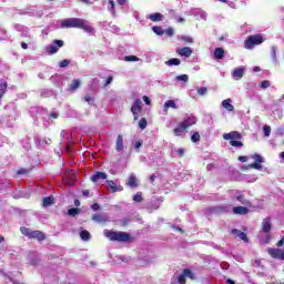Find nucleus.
<instances>
[{
    "label": "nucleus",
    "instance_id": "1",
    "mask_svg": "<svg viewBox=\"0 0 284 284\" xmlns=\"http://www.w3.org/2000/svg\"><path fill=\"white\" fill-rule=\"evenodd\" d=\"M61 28H80L81 30H84V32H88L89 34H92L94 32V28L90 26V22L87 20H83L81 18H68L61 21L60 23Z\"/></svg>",
    "mask_w": 284,
    "mask_h": 284
},
{
    "label": "nucleus",
    "instance_id": "2",
    "mask_svg": "<svg viewBox=\"0 0 284 284\" xmlns=\"http://www.w3.org/2000/svg\"><path fill=\"white\" fill-rule=\"evenodd\" d=\"M104 236L109 239V241H118V243H130L132 239L126 232H114L110 230H104Z\"/></svg>",
    "mask_w": 284,
    "mask_h": 284
},
{
    "label": "nucleus",
    "instance_id": "3",
    "mask_svg": "<svg viewBox=\"0 0 284 284\" xmlns=\"http://www.w3.org/2000/svg\"><path fill=\"white\" fill-rule=\"evenodd\" d=\"M263 41L265 40L261 34L251 36L245 40L244 48H246V50H252L254 45H261Z\"/></svg>",
    "mask_w": 284,
    "mask_h": 284
},
{
    "label": "nucleus",
    "instance_id": "4",
    "mask_svg": "<svg viewBox=\"0 0 284 284\" xmlns=\"http://www.w3.org/2000/svg\"><path fill=\"white\" fill-rule=\"evenodd\" d=\"M252 159L255 161L254 163L250 164L248 168L251 170H263V165L261 163H265V159L261 154H253Z\"/></svg>",
    "mask_w": 284,
    "mask_h": 284
},
{
    "label": "nucleus",
    "instance_id": "5",
    "mask_svg": "<svg viewBox=\"0 0 284 284\" xmlns=\"http://www.w3.org/2000/svg\"><path fill=\"white\" fill-rule=\"evenodd\" d=\"M59 48H63V41L54 40L51 44L45 47V51L48 54H57L59 52Z\"/></svg>",
    "mask_w": 284,
    "mask_h": 284
},
{
    "label": "nucleus",
    "instance_id": "6",
    "mask_svg": "<svg viewBox=\"0 0 284 284\" xmlns=\"http://www.w3.org/2000/svg\"><path fill=\"white\" fill-rule=\"evenodd\" d=\"M262 230L264 234H266V240H264L263 243H270V231L272 230V221L270 217L263 220Z\"/></svg>",
    "mask_w": 284,
    "mask_h": 284
},
{
    "label": "nucleus",
    "instance_id": "7",
    "mask_svg": "<svg viewBox=\"0 0 284 284\" xmlns=\"http://www.w3.org/2000/svg\"><path fill=\"white\" fill-rule=\"evenodd\" d=\"M141 105H143V102H141L140 99H136L134 102H133V105L131 108V112L134 116V121H136L139 119V112H141Z\"/></svg>",
    "mask_w": 284,
    "mask_h": 284
},
{
    "label": "nucleus",
    "instance_id": "8",
    "mask_svg": "<svg viewBox=\"0 0 284 284\" xmlns=\"http://www.w3.org/2000/svg\"><path fill=\"white\" fill-rule=\"evenodd\" d=\"M267 254H270V256H272V258H280L281 261H284V250L268 247Z\"/></svg>",
    "mask_w": 284,
    "mask_h": 284
},
{
    "label": "nucleus",
    "instance_id": "9",
    "mask_svg": "<svg viewBox=\"0 0 284 284\" xmlns=\"http://www.w3.org/2000/svg\"><path fill=\"white\" fill-rule=\"evenodd\" d=\"M106 187L110 190L112 193L114 192H123V187L121 185H116V182L112 180H106Z\"/></svg>",
    "mask_w": 284,
    "mask_h": 284
},
{
    "label": "nucleus",
    "instance_id": "10",
    "mask_svg": "<svg viewBox=\"0 0 284 284\" xmlns=\"http://www.w3.org/2000/svg\"><path fill=\"white\" fill-rule=\"evenodd\" d=\"M244 75L245 67L235 68L232 72V77L235 79V81H240V79H243Z\"/></svg>",
    "mask_w": 284,
    "mask_h": 284
},
{
    "label": "nucleus",
    "instance_id": "11",
    "mask_svg": "<svg viewBox=\"0 0 284 284\" xmlns=\"http://www.w3.org/2000/svg\"><path fill=\"white\" fill-rule=\"evenodd\" d=\"M223 139L225 141H240L241 133H239L237 131H232L230 133H224Z\"/></svg>",
    "mask_w": 284,
    "mask_h": 284
},
{
    "label": "nucleus",
    "instance_id": "12",
    "mask_svg": "<svg viewBox=\"0 0 284 284\" xmlns=\"http://www.w3.org/2000/svg\"><path fill=\"white\" fill-rule=\"evenodd\" d=\"M181 123L184 124V126H186V130H187V128H192V125H196V116H194L193 114H190Z\"/></svg>",
    "mask_w": 284,
    "mask_h": 284
},
{
    "label": "nucleus",
    "instance_id": "13",
    "mask_svg": "<svg viewBox=\"0 0 284 284\" xmlns=\"http://www.w3.org/2000/svg\"><path fill=\"white\" fill-rule=\"evenodd\" d=\"M185 132H187V129L184 126V124H182V122H180V124H178V126L173 130L174 136H185Z\"/></svg>",
    "mask_w": 284,
    "mask_h": 284
},
{
    "label": "nucleus",
    "instance_id": "14",
    "mask_svg": "<svg viewBox=\"0 0 284 284\" xmlns=\"http://www.w3.org/2000/svg\"><path fill=\"white\" fill-rule=\"evenodd\" d=\"M175 52L180 57H186V59L192 57V48H190V47H184V48L176 49Z\"/></svg>",
    "mask_w": 284,
    "mask_h": 284
},
{
    "label": "nucleus",
    "instance_id": "15",
    "mask_svg": "<svg viewBox=\"0 0 284 284\" xmlns=\"http://www.w3.org/2000/svg\"><path fill=\"white\" fill-rule=\"evenodd\" d=\"M105 179H108V174L103 173V172H95L92 176H91V181L93 183H98V181H105Z\"/></svg>",
    "mask_w": 284,
    "mask_h": 284
},
{
    "label": "nucleus",
    "instance_id": "16",
    "mask_svg": "<svg viewBox=\"0 0 284 284\" xmlns=\"http://www.w3.org/2000/svg\"><path fill=\"white\" fill-rule=\"evenodd\" d=\"M248 212H250V209H247L245 206H235V207H233V214L245 216V214H247Z\"/></svg>",
    "mask_w": 284,
    "mask_h": 284
},
{
    "label": "nucleus",
    "instance_id": "17",
    "mask_svg": "<svg viewBox=\"0 0 284 284\" xmlns=\"http://www.w3.org/2000/svg\"><path fill=\"white\" fill-rule=\"evenodd\" d=\"M146 19H150V21H153L154 23L159 21H163L164 17L162 13L155 12L153 14L146 16Z\"/></svg>",
    "mask_w": 284,
    "mask_h": 284
},
{
    "label": "nucleus",
    "instance_id": "18",
    "mask_svg": "<svg viewBox=\"0 0 284 284\" xmlns=\"http://www.w3.org/2000/svg\"><path fill=\"white\" fill-rule=\"evenodd\" d=\"M115 150H116V152H123V150H124L123 136L121 134H119L118 138H116Z\"/></svg>",
    "mask_w": 284,
    "mask_h": 284
},
{
    "label": "nucleus",
    "instance_id": "19",
    "mask_svg": "<svg viewBox=\"0 0 284 284\" xmlns=\"http://www.w3.org/2000/svg\"><path fill=\"white\" fill-rule=\"evenodd\" d=\"M222 108L227 110V112H234V105L232 104V99H226L222 101Z\"/></svg>",
    "mask_w": 284,
    "mask_h": 284
},
{
    "label": "nucleus",
    "instance_id": "20",
    "mask_svg": "<svg viewBox=\"0 0 284 284\" xmlns=\"http://www.w3.org/2000/svg\"><path fill=\"white\" fill-rule=\"evenodd\" d=\"M172 108L173 110H176L179 106L176 105V102L174 100H169L164 103V114H168V110Z\"/></svg>",
    "mask_w": 284,
    "mask_h": 284
},
{
    "label": "nucleus",
    "instance_id": "21",
    "mask_svg": "<svg viewBox=\"0 0 284 284\" xmlns=\"http://www.w3.org/2000/svg\"><path fill=\"white\" fill-rule=\"evenodd\" d=\"M92 221H95V223H105L108 221V216L105 214H94L92 216Z\"/></svg>",
    "mask_w": 284,
    "mask_h": 284
},
{
    "label": "nucleus",
    "instance_id": "22",
    "mask_svg": "<svg viewBox=\"0 0 284 284\" xmlns=\"http://www.w3.org/2000/svg\"><path fill=\"white\" fill-rule=\"evenodd\" d=\"M126 185H129V187H136L139 185L136 183V175H134V173H131V175L129 176Z\"/></svg>",
    "mask_w": 284,
    "mask_h": 284
},
{
    "label": "nucleus",
    "instance_id": "23",
    "mask_svg": "<svg viewBox=\"0 0 284 284\" xmlns=\"http://www.w3.org/2000/svg\"><path fill=\"white\" fill-rule=\"evenodd\" d=\"M31 239H37L38 241H43L45 235L41 231H32Z\"/></svg>",
    "mask_w": 284,
    "mask_h": 284
},
{
    "label": "nucleus",
    "instance_id": "24",
    "mask_svg": "<svg viewBox=\"0 0 284 284\" xmlns=\"http://www.w3.org/2000/svg\"><path fill=\"white\" fill-rule=\"evenodd\" d=\"M81 87V80L77 79L73 80L72 83L69 87L70 92H74L77 90H79V88Z\"/></svg>",
    "mask_w": 284,
    "mask_h": 284
},
{
    "label": "nucleus",
    "instance_id": "25",
    "mask_svg": "<svg viewBox=\"0 0 284 284\" xmlns=\"http://www.w3.org/2000/svg\"><path fill=\"white\" fill-rule=\"evenodd\" d=\"M232 234H236L239 236V239H241L242 241H245V243H247V234H245L244 232H241L236 229H233Z\"/></svg>",
    "mask_w": 284,
    "mask_h": 284
},
{
    "label": "nucleus",
    "instance_id": "26",
    "mask_svg": "<svg viewBox=\"0 0 284 284\" xmlns=\"http://www.w3.org/2000/svg\"><path fill=\"white\" fill-rule=\"evenodd\" d=\"M115 3L114 0H109L108 1V10L111 12L112 17H116V11L114 10Z\"/></svg>",
    "mask_w": 284,
    "mask_h": 284
},
{
    "label": "nucleus",
    "instance_id": "27",
    "mask_svg": "<svg viewBox=\"0 0 284 284\" xmlns=\"http://www.w3.org/2000/svg\"><path fill=\"white\" fill-rule=\"evenodd\" d=\"M215 59H223L225 57V50L223 48H216L214 51Z\"/></svg>",
    "mask_w": 284,
    "mask_h": 284
},
{
    "label": "nucleus",
    "instance_id": "28",
    "mask_svg": "<svg viewBox=\"0 0 284 284\" xmlns=\"http://www.w3.org/2000/svg\"><path fill=\"white\" fill-rule=\"evenodd\" d=\"M166 65H181V60L179 58H172L165 62Z\"/></svg>",
    "mask_w": 284,
    "mask_h": 284
},
{
    "label": "nucleus",
    "instance_id": "29",
    "mask_svg": "<svg viewBox=\"0 0 284 284\" xmlns=\"http://www.w3.org/2000/svg\"><path fill=\"white\" fill-rule=\"evenodd\" d=\"M152 30L159 37H163V34H165V30H163V28H161L159 26L153 27Z\"/></svg>",
    "mask_w": 284,
    "mask_h": 284
},
{
    "label": "nucleus",
    "instance_id": "30",
    "mask_svg": "<svg viewBox=\"0 0 284 284\" xmlns=\"http://www.w3.org/2000/svg\"><path fill=\"white\" fill-rule=\"evenodd\" d=\"M20 232H21V234H23L24 236H28L29 239L32 237V231L26 226H22L20 229Z\"/></svg>",
    "mask_w": 284,
    "mask_h": 284
},
{
    "label": "nucleus",
    "instance_id": "31",
    "mask_svg": "<svg viewBox=\"0 0 284 284\" xmlns=\"http://www.w3.org/2000/svg\"><path fill=\"white\" fill-rule=\"evenodd\" d=\"M6 90H8V83L1 82L0 83V100L3 99V94H6Z\"/></svg>",
    "mask_w": 284,
    "mask_h": 284
},
{
    "label": "nucleus",
    "instance_id": "32",
    "mask_svg": "<svg viewBox=\"0 0 284 284\" xmlns=\"http://www.w3.org/2000/svg\"><path fill=\"white\" fill-rule=\"evenodd\" d=\"M53 203H54V199L49 196L43 199L42 205L43 207H49V205H52Z\"/></svg>",
    "mask_w": 284,
    "mask_h": 284
},
{
    "label": "nucleus",
    "instance_id": "33",
    "mask_svg": "<svg viewBox=\"0 0 284 284\" xmlns=\"http://www.w3.org/2000/svg\"><path fill=\"white\" fill-rule=\"evenodd\" d=\"M80 237L82 239V241H90V232H88L87 230L81 231Z\"/></svg>",
    "mask_w": 284,
    "mask_h": 284
},
{
    "label": "nucleus",
    "instance_id": "34",
    "mask_svg": "<svg viewBox=\"0 0 284 284\" xmlns=\"http://www.w3.org/2000/svg\"><path fill=\"white\" fill-rule=\"evenodd\" d=\"M133 201L135 203H141V201H143V193L138 192L135 195H133Z\"/></svg>",
    "mask_w": 284,
    "mask_h": 284
},
{
    "label": "nucleus",
    "instance_id": "35",
    "mask_svg": "<svg viewBox=\"0 0 284 284\" xmlns=\"http://www.w3.org/2000/svg\"><path fill=\"white\" fill-rule=\"evenodd\" d=\"M139 128H140V130H145V128H148V120H145V118H142L139 121Z\"/></svg>",
    "mask_w": 284,
    "mask_h": 284
},
{
    "label": "nucleus",
    "instance_id": "36",
    "mask_svg": "<svg viewBox=\"0 0 284 284\" xmlns=\"http://www.w3.org/2000/svg\"><path fill=\"white\" fill-rule=\"evenodd\" d=\"M191 141L193 143H199V141H201V134H199V132H194L193 135L191 136Z\"/></svg>",
    "mask_w": 284,
    "mask_h": 284
},
{
    "label": "nucleus",
    "instance_id": "37",
    "mask_svg": "<svg viewBox=\"0 0 284 284\" xmlns=\"http://www.w3.org/2000/svg\"><path fill=\"white\" fill-rule=\"evenodd\" d=\"M230 145H232L233 148H243V142L237 140H231Z\"/></svg>",
    "mask_w": 284,
    "mask_h": 284
},
{
    "label": "nucleus",
    "instance_id": "38",
    "mask_svg": "<svg viewBox=\"0 0 284 284\" xmlns=\"http://www.w3.org/2000/svg\"><path fill=\"white\" fill-rule=\"evenodd\" d=\"M175 80L183 81L184 83H187V81L190 80V77H187V74H182V75H178L175 78Z\"/></svg>",
    "mask_w": 284,
    "mask_h": 284
},
{
    "label": "nucleus",
    "instance_id": "39",
    "mask_svg": "<svg viewBox=\"0 0 284 284\" xmlns=\"http://www.w3.org/2000/svg\"><path fill=\"white\" fill-rule=\"evenodd\" d=\"M184 275V277L186 278H194V274L192 273V271H190V268H185L182 273Z\"/></svg>",
    "mask_w": 284,
    "mask_h": 284
},
{
    "label": "nucleus",
    "instance_id": "40",
    "mask_svg": "<svg viewBox=\"0 0 284 284\" xmlns=\"http://www.w3.org/2000/svg\"><path fill=\"white\" fill-rule=\"evenodd\" d=\"M263 132L265 136H270V134H272V128L270 125H264Z\"/></svg>",
    "mask_w": 284,
    "mask_h": 284
},
{
    "label": "nucleus",
    "instance_id": "41",
    "mask_svg": "<svg viewBox=\"0 0 284 284\" xmlns=\"http://www.w3.org/2000/svg\"><path fill=\"white\" fill-rule=\"evenodd\" d=\"M271 57H272V60L274 61V63H276V47H272L271 48Z\"/></svg>",
    "mask_w": 284,
    "mask_h": 284
},
{
    "label": "nucleus",
    "instance_id": "42",
    "mask_svg": "<svg viewBox=\"0 0 284 284\" xmlns=\"http://www.w3.org/2000/svg\"><path fill=\"white\" fill-rule=\"evenodd\" d=\"M197 94H200V97H205V94H207V88L202 87L197 90Z\"/></svg>",
    "mask_w": 284,
    "mask_h": 284
},
{
    "label": "nucleus",
    "instance_id": "43",
    "mask_svg": "<svg viewBox=\"0 0 284 284\" xmlns=\"http://www.w3.org/2000/svg\"><path fill=\"white\" fill-rule=\"evenodd\" d=\"M80 210L79 209H70L68 211L69 216H77L79 214Z\"/></svg>",
    "mask_w": 284,
    "mask_h": 284
},
{
    "label": "nucleus",
    "instance_id": "44",
    "mask_svg": "<svg viewBox=\"0 0 284 284\" xmlns=\"http://www.w3.org/2000/svg\"><path fill=\"white\" fill-rule=\"evenodd\" d=\"M236 201L242 203V205H247V200H245V197L243 195H237Z\"/></svg>",
    "mask_w": 284,
    "mask_h": 284
},
{
    "label": "nucleus",
    "instance_id": "45",
    "mask_svg": "<svg viewBox=\"0 0 284 284\" xmlns=\"http://www.w3.org/2000/svg\"><path fill=\"white\" fill-rule=\"evenodd\" d=\"M260 88L263 90H266V88H270V80H264L261 82Z\"/></svg>",
    "mask_w": 284,
    "mask_h": 284
},
{
    "label": "nucleus",
    "instance_id": "46",
    "mask_svg": "<svg viewBox=\"0 0 284 284\" xmlns=\"http://www.w3.org/2000/svg\"><path fill=\"white\" fill-rule=\"evenodd\" d=\"M70 65V60H62L59 63L60 68H68Z\"/></svg>",
    "mask_w": 284,
    "mask_h": 284
},
{
    "label": "nucleus",
    "instance_id": "47",
    "mask_svg": "<svg viewBox=\"0 0 284 284\" xmlns=\"http://www.w3.org/2000/svg\"><path fill=\"white\" fill-rule=\"evenodd\" d=\"M124 61H139V58L136 55H126Z\"/></svg>",
    "mask_w": 284,
    "mask_h": 284
},
{
    "label": "nucleus",
    "instance_id": "48",
    "mask_svg": "<svg viewBox=\"0 0 284 284\" xmlns=\"http://www.w3.org/2000/svg\"><path fill=\"white\" fill-rule=\"evenodd\" d=\"M182 41H185L186 43H194V39L187 36L182 37Z\"/></svg>",
    "mask_w": 284,
    "mask_h": 284
},
{
    "label": "nucleus",
    "instance_id": "49",
    "mask_svg": "<svg viewBox=\"0 0 284 284\" xmlns=\"http://www.w3.org/2000/svg\"><path fill=\"white\" fill-rule=\"evenodd\" d=\"M178 283L185 284V275L184 274H181L180 276H178Z\"/></svg>",
    "mask_w": 284,
    "mask_h": 284
},
{
    "label": "nucleus",
    "instance_id": "50",
    "mask_svg": "<svg viewBox=\"0 0 284 284\" xmlns=\"http://www.w3.org/2000/svg\"><path fill=\"white\" fill-rule=\"evenodd\" d=\"M164 32H165V34H168V37H172L174 34V29L169 28Z\"/></svg>",
    "mask_w": 284,
    "mask_h": 284
},
{
    "label": "nucleus",
    "instance_id": "51",
    "mask_svg": "<svg viewBox=\"0 0 284 284\" xmlns=\"http://www.w3.org/2000/svg\"><path fill=\"white\" fill-rule=\"evenodd\" d=\"M91 209L93 210V212H97L98 210L101 209V206L99 205V203H94L91 205Z\"/></svg>",
    "mask_w": 284,
    "mask_h": 284
},
{
    "label": "nucleus",
    "instance_id": "52",
    "mask_svg": "<svg viewBox=\"0 0 284 284\" xmlns=\"http://www.w3.org/2000/svg\"><path fill=\"white\" fill-rule=\"evenodd\" d=\"M276 134L278 136H284V128H278L277 131H276Z\"/></svg>",
    "mask_w": 284,
    "mask_h": 284
},
{
    "label": "nucleus",
    "instance_id": "53",
    "mask_svg": "<svg viewBox=\"0 0 284 284\" xmlns=\"http://www.w3.org/2000/svg\"><path fill=\"white\" fill-rule=\"evenodd\" d=\"M239 161H240L241 163H247V156L241 155V156H239Z\"/></svg>",
    "mask_w": 284,
    "mask_h": 284
},
{
    "label": "nucleus",
    "instance_id": "54",
    "mask_svg": "<svg viewBox=\"0 0 284 284\" xmlns=\"http://www.w3.org/2000/svg\"><path fill=\"white\" fill-rule=\"evenodd\" d=\"M84 101H87V103H92V101H94V99L90 95H85Z\"/></svg>",
    "mask_w": 284,
    "mask_h": 284
},
{
    "label": "nucleus",
    "instance_id": "55",
    "mask_svg": "<svg viewBox=\"0 0 284 284\" xmlns=\"http://www.w3.org/2000/svg\"><path fill=\"white\" fill-rule=\"evenodd\" d=\"M180 156H183L185 154V150L184 149H178L175 151Z\"/></svg>",
    "mask_w": 284,
    "mask_h": 284
},
{
    "label": "nucleus",
    "instance_id": "56",
    "mask_svg": "<svg viewBox=\"0 0 284 284\" xmlns=\"http://www.w3.org/2000/svg\"><path fill=\"white\" fill-rule=\"evenodd\" d=\"M17 174H28V170L27 169H20V170H18Z\"/></svg>",
    "mask_w": 284,
    "mask_h": 284
},
{
    "label": "nucleus",
    "instance_id": "57",
    "mask_svg": "<svg viewBox=\"0 0 284 284\" xmlns=\"http://www.w3.org/2000/svg\"><path fill=\"white\" fill-rule=\"evenodd\" d=\"M142 99L144 103H146V105H150L151 101H150V98H148V95H144Z\"/></svg>",
    "mask_w": 284,
    "mask_h": 284
},
{
    "label": "nucleus",
    "instance_id": "58",
    "mask_svg": "<svg viewBox=\"0 0 284 284\" xmlns=\"http://www.w3.org/2000/svg\"><path fill=\"white\" fill-rule=\"evenodd\" d=\"M141 145H143V143L141 141L135 142V144H134L135 150H139V148H141Z\"/></svg>",
    "mask_w": 284,
    "mask_h": 284
},
{
    "label": "nucleus",
    "instance_id": "59",
    "mask_svg": "<svg viewBox=\"0 0 284 284\" xmlns=\"http://www.w3.org/2000/svg\"><path fill=\"white\" fill-rule=\"evenodd\" d=\"M14 28H16V30H18L19 32H21V30H23V26H21V24H16Z\"/></svg>",
    "mask_w": 284,
    "mask_h": 284
},
{
    "label": "nucleus",
    "instance_id": "60",
    "mask_svg": "<svg viewBox=\"0 0 284 284\" xmlns=\"http://www.w3.org/2000/svg\"><path fill=\"white\" fill-rule=\"evenodd\" d=\"M206 170L212 172V170H214V164H207Z\"/></svg>",
    "mask_w": 284,
    "mask_h": 284
},
{
    "label": "nucleus",
    "instance_id": "61",
    "mask_svg": "<svg viewBox=\"0 0 284 284\" xmlns=\"http://www.w3.org/2000/svg\"><path fill=\"white\" fill-rule=\"evenodd\" d=\"M82 194H83V196L88 197V196H90V191L89 190H84V191H82Z\"/></svg>",
    "mask_w": 284,
    "mask_h": 284
},
{
    "label": "nucleus",
    "instance_id": "62",
    "mask_svg": "<svg viewBox=\"0 0 284 284\" xmlns=\"http://www.w3.org/2000/svg\"><path fill=\"white\" fill-rule=\"evenodd\" d=\"M112 81H113V78H112V77H109V78L106 79L105 85H110V83H112Z\"/></svg>",
    "mask_w": 284,
    "mask_h": 284
},
{
    "label": "nucleus",
    "instance_id": "63",
    "mask_svg": "<svg viewBox=\"0 0 284 284\" xmlns=\"http://www.w3.org/2000/svg\"><path fill=\"white\" fill-rule=\"evenodd\" d=\"M50 116H51L52 119H59V113L53 112V113L50 114Z\"/></svg>",
    "mask_w": 284,
    "mask_h": 284
},
{
    "label": "nucleus",
    "instance_id": "64",
    "mask_svg": "<svg viewBox=\"0 0 284 284\" xmlns=\"http://www.w3.org/2000/svg\"><path fill=\"white\" fill-rule=\"evenodd\" d=\"M284 245V239H282L281 241L277 242V247H281Z\"/></svg>",
    "mask_w": 284,
    "mask_h": 284
}]
</instances>
